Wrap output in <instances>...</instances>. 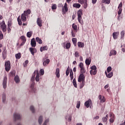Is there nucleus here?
<instances>
[{
    "label": "nucleus",
    "mask_w": 125,
    "mask_h": 125,
    "mask_svg": "<svg viewBox=\"0 0 125 125\" xmlns=\"http://www.w3.org/2000/svg\"><path fill=\"white\" fill-rule=\"evenodd\" d=\"M78 68L80 69V73L79 78H78V82L81 83L82 82L84 81V73H85V69L84 68V66L83 65V63L80 62L78 65Z\"/></svg>",
    "instance_id": "obj_1"
},
{
    "label": "nucleus",
    "mask_w": 125,
    "mask_h": 125,
    "mask_svg": "<svg viewBox=\"0 0 125 125\" xmlns=\"http://www.w3.org/2000/svg\"><path fill=\"white\" fill-rule=\"evenodd\" d=\"M77 15H78V21L80 24L83 25V10H79L77 12Z\"/></svg>",
    "instance_id": "obj_2"
},
{
    "label": "nucleus",
    "mask_w": 125,
    "mask_h": 125,
    "mask_svg": "<svg viewBox=\"0 0 125 125\" xmlns=\"http://www.w3.org/2000/svg\"><path fill=\"white\" fill-rule=\"evenodd\" d=\"M31 81L32 82L31 85L30 86L31 92H36V89L34 88L35 85V74L34 73L31 77Z\"/></svg>",
    "instance_id": "obj_3"
},
{
    "label": "nucleus",
    "mask_w": 125,
    "mask_h": 125,
    "mask_svg": "<svg viewBox=\"0 0 125 125\" xmlns=\"http://www.w3.org/2000/svg\"><path fill=\"white\" fill-rule=\"evenodd\" d=\"M11 69V63L8 61L5 62V70L6 72H9Z\"/></svg>",
    "instance_id": "obj_4"
},
{
    "label": "nucleus",
    "mask_w": 125,
    "mask_h": 125,
    "mask_svg": "<svg viewBox=\"0 0 125 125\" xmlns=\"http://www.w3.org/2000/svg\"><path fill=\"white\" fill-rule=\"evenodd\" d=\"M0 27L2 28V32L3 33H5L6 32V29H7V26L6 24H5V21H3L2 22L0 23Z\"/></svg>",
    "instance_id": "obj_5"
},
{
    "label": "nucleus",
    "mask_w": 125,
    "mask_h": 125,
    "mask_svg": "<svg viewBox=\"0 0 125 125\" xmlns=\"http://www.w3.org/2000/svg\"><path fill=\"white\" fill-rule=\"evenodd\" d=\"M62 14H65L66 12H68V5L67 4V3H65L64 6H63V5H62Z\"/></svg>",
    "instance_id": "obj_6"
},
{
    "label": "nucleus",
    "mask_w": 125,
    "mask_h": 125,
    "mask_svg": "<svg viewBox=\"0 0 125 125\" xmlns=\"http://www.w3.org/2000/svg\"><path fill=\"white\" fill-rule=\"evenodd\" d=\"M30 43L32 47H36V46H37V42L35 38L31 39Z\"/></svg>",
    "instance_id": "obj_7"
},
{
    "label": "nucleus",
    "mask_w": 125,
    "mask_h": 125,
    "mask_svg": "<svg viewBox=\"0 0 125 125\" xmlns=\"http://www.w3.org/2000/svg\"><path fill=\"white\" fill-rule=\"evenodd\" d=\"M2 58L4 60H5L6 59V56H7V51L6 49H3L2 53Z\"/></svg>",
    "instance_id": "obj_8"
},
{
    "label": "nucleus",
    "mask_w": 125,
    "mask_h": 125,
    "mask_svg": "<svg viewBox=\"0 0 125 125\" xmlns=\"http://www.w3.org/2000/svg\"><path fill=\"white\" fill-rule=\"evenodd\" d=\"M7 83V77H4L3 82V88L5 89L6 88Z\"/></svg>",
    "instance_id": "obj_9"
},
{
    "label": "nucleus",
    "mask_w": 125,
    "mask_h": 125,
    "mask_svg": "<svg viewBox=\"0 0 125 125\" xmlns=\"http://www.w3.org/2000/svg\"><path fill=\"white\" fill-rule=\"evenodd\" d=\"M99 99L100 100L101 103H104L106 101V99L104 96H102L101 95H99Z\"/></svg>",
    "instance_id": "obj_10"
},
{
    "label": "nucleus",
    "mask_w": 125,
    "mask_h": 125,
    "mask_svg": "<svg viewBox=\"0 0 125 125\" xmlns=\"http://www.w3.org/2000/svg\"><path fill=\"white\" fill-rule=\"evenodd\" d=\"M91 104H92V102L91 101V100H89L85 102L84 106H85L86 108H89Z\"/></svg>",
    "instance_id": "obj_11"
},
{
    "label": "nucleus",
    "mask_w": 125,
    "mask_h": 125,
    "mask_svg": "<svg viewBox=\"0 0 125 125\" xmlns=\"http://www.w3.org/2000/svg\"><path fill=\"white\" fill-rule=\"evenodd\" d=\"M37 24L39 27H42V21L41 18H38L37 20Z\"/></svg>",
    "instance_id": "obj_12"
},
{
    "label": "nucleus",
    "mask_w": 125,
    "mask_h": 125,
    "mask_svg": "<svg viewBox=\"0 0 125 125\" xmlns=\"http://www.w3.org/2000/svg\"><path fill=\"white\" fill-rule=\"evenodd\" d=\"M36 77L35 78L36 82H39L40 81V73H39V71H34V75L36 76Z\"/></svg>",
    "instance_id": "obj_13"
},
{
    "label": "nucleus",
    "mask_w": 125,
    "mask_h": 125,
    "mask_svg": "<svg viewBox=\"0 0 125 125\" xmlns=\"http://www.w3.org/2000/svg\"><path fill=\"white\" fill-rule=\"evenodd\" d=\"M13 117L15 121H17V120H20V119H21V116L19 113H15Z\"/></svg>",
    "instance_id": "obj_14"
},
{
    "label": "nucleus",
    "mask_w": 125,
    "mask_h": 125,
    "mask_svg": "<svg viewBox=\"0 0 125 125\" xmlns=\"http://www.w3.org/2000/svg\"><path fill=\"white\" fill-rule=\"evenodd\" d=\"M119 35H120V32H114L112 34V37L114 40H117V39H118V37H119Z\"/></svg>",
    "instance_id": "obj_15"
},
{
    "label": "nucleus",
    "mask_w": 125,
    "mask_h": 125,
    "mask_svg": "<svg viewBox=\"0 0 125 125\" xmlns=\"http://www.w3.org/2000/svg\"><path fill=\"white\" fill-rule=\"evenodd\" d=\"M29 50L32 55H35V53H36L37 52V49L35 48L30 47Z\"/></svg>",
    "instance_id": "obj_16"
},
{
    "label": "nucleus",
    "mask_w": 125,
    "mask_h": 125,
    "mask_svg": "<svg viewBox=\"0 0 125 125\" xmlns=\"http://www.w3.org/2000/svg\"><path fill=\"white\" fill-rule=\"evenodd\" d=\"M26 16H26L24 13L21 14V20L22 21V22H26V21H27Z\"/></svg>",
    "instance_id": "obj_17"
},
{
    "label": "nucleus",
    "mask_w": 125,
    "mask_h": 125,
    "mask_svg": "<svg viewBox=\"0 0 125 125\" xmlns=\"http://www.w3.org/2000/svg\"><path fill=\"white\" fill-rule=\"evenodd\" d=\"M55 74H56L57 78H60V69L59 68H57L56 69Z\"/></svg>",
    "instance_id": "obj_18"
},
{
    "label": "nucleus",
    "mask_w": 125,
    "mask_h": 125,
    "mask_svg": "<svg viewBox=\"0 0 125 125\" xmlns=\"http://www.w3.org/2000/svg\"><path fill=\"white\" fill-rule=\"evenodd\" d=\"M37 42H38L39 44H42V40L39 37H36L35 39Z\"/></svg>",
    "instance_id": "obj_19"
},
{
    "label": "nucleus",
    "mask_w": 125,
    "mask_h": 125,
    "mask_svg": "<svg viewBox=\"0 0 125 125\" xmlns=\"http://www.w3.org/2000/svg\"><path fill=\"white\" fill-rule=\"evenodd\" d=\"M72 28L73 29V31H74L75 33H77V32H78V26H77V25H76L75 23H73Z\"/></svg>",
    "instance_id": "obj_20"
},
{
    "label": "nucleus",
    "mask_w": 125,
    "mask_h": 125,
    "mask_svg": "<svg viewBox=\"0 0 125 125\" xmlns=\"http://www.w3.org/2000/svg\"><path fill=\"white\" fill-rule=\"evenodd\" d=\"M31 11L30 9H27L26 11H24L23 14L28 16V15H30V14H31Z\"/></svg>",
    "instance_id": "obj_21"
},
{
    "label": "nucleus",
    "mask_w": 125,
    "mask_h": 125,
    "mask_svg": "<svg viewBox=\"0 0 125 125\" xmlns=\"http://www.w3.org/2000/svg\"><path fill=\"white\" fill-rule=\"evenodd\" d=\"M105 74L106 75L107 78H108L110 79V78H112L113 77V72H110L109 73H107V71L105 72Z\"/></svg>",
    "instance_id": "obj_22"
},
{
    "label": "nucleus",
    "mask_w": 125,
    "mask_h": 125,
    "mask_svg": "<svg viewBox=\"0 0 125 125\" xmlns=\"http://www.w3.org/2000/svg\"><path fill=\"white\" fill-rule=\"evenodd\" d=\"M77 44H78V47L83 48L84 47V43L79 42H78Z\"/></svg>",
    "instance_id": "obj_23"
},
{
    "label": "nucleus",
    "mask_w": 125,
    "mask_h": 125,
    "mask_svg": "<svg viewBox=\"0 0 125 125\" xmlns=\"http://www.w3.org/2000/svg\"><path fill=\"white\" fill-rule=\"evenodd\" d=\"M49 62H50V60L48 59H46L45 61L43 62V66H47V64H49Z\"/></svg>",
    "instance_id": "obj_24"
},
{
    "label": "nucleus",
    "mask_w": 125,
    "mask_h": 125,
    "mask_svg": "<svg viewBox=\"0 0 125 125\" xmlns=\"http://www.w3.org/2000/svg\"><path fill=\"white\" fill-rule=\"evenodd\" d=\"M90 74L91 76H95L97 74V70H90Z\"/></svg>",
    "instance_id": "obj_25"
},
{
    "label": "nucleus",
    "mask_w": 125,
    "mask_h": 125,
    "mask_svg": "<svg viewBox=\"0 0 125 125\" xmlns=\"http://www.w3.org/2000/svg\"><path fill=\"white\" fill-rule=\"evenodd\" d=\"M116 54L117 51L116 50H111L109 53V56H112V55H116Z\"/></svg>",
    "instance_id": "obj_26"
},
{
    "label": "nucleus",
    "mask_w": 125,
    "mask_h": 125,
    "mask_svg": "<svg viewBox=\"0 0 125 125\" xmlns=\"http://www.w3.org/2000/svg\"><path fill=\"white\" fill-rule=\"evenodd\" d=\"M70 78L71 81L73 80L74 79V73H73V70L72 69H71L70 72Z\"/></svg>",
    "instance_id": "obj_27"
},
{
    "label": "nucleus",
    "mask_w": 125,
    "mask_h": 125,
    "mask_svg": "<svg viewBox=\"0 0 125 125\" xmlns=\"http://www.w3.org/2000/svg\"><path fill=\"white\" fill-rule=\"evenodd\" d=\"M14 80L16 82V83H18L20 82V79H19V76H16L15 77Z\"/></svg>",
    "instance_id": "obj_28"
},
{
    "label": "nucleus",
    "mask_w": 125,
    "mask_h": 125,
    "mask_svg": "<svg viewBox=\"0 0 125 125\" xmlns=\"http://www.w3.org/2000/svg\"><path fill=\"white\" fill-rule=\"evenodd\" d=\"M2 99L3 103H5V100H6V96L5 93H3L2 95Z\"/></svg>",
    "instance_id": "obj_29"
},
{
    "label": "nucleus",
    "mask_w": 125,
    "mask_h": 125,
    "mask_svg": "<svg viewBox=\"0 0 125 125\" xmlns=\"http://www.w3.org/2000/svg\"><path fill=\"white\" fill-rule=\"evenodd\" d=\"M73 6L75 8H80L81 5L79 3H75L73 4Z\"/></svg>",
    "instance_id": "obj_30"
},
{
    "label": "nucleus",
    "mask_w": 125,
    "mask_h": 125,
    "mask_svg": "<svg viewBox=\"0 0 125 125\" xmlns=\"http://www.w3.org/2000/svg\"><path fill=\"white\" fill-rule=\"evenodd\" d=\"M102 3H106V4H109L110 2H111L110 0H102Z\"/></svg>",
    "instance_id": "obj_31"
},
{
    "label": "nucleus",
    "mask_w": 125,
    "mask_h": 125,
    "mask_svg": "<svg viewBox=\"0 0 125 125\" xmlns=\"http://www.w3.org/2000/svg\"><path fill=\"white\" fill-rule=\"evenodd\" d=\"M85 62L86 65H87L88 66H89V65H90V63H91V61L89 60V59H86Z\"/></svg>",
    "instance_id": "obj_32"
},
{
    "label": "nucleus",
    "mask_w": 125,
    "mask_h": 125,
    "mask_svg": "<svg viewBox=\"0 0 125 125\" xmlns=\"http://www.w3.org/2000/svg\"><path fill=\"white\" fill-rule=\"evenodd\" d=\"M42 121H43L42 116H41L39 117V120H38L39 125H42Z\"/></svg>",
    "instance_id": "obj_33"
},
{
    "label": "nucleus",
    "mask_w": 125,
    "mask_h": 125,
    "mask_svg": "<svg viewBox=\"0 0 125 125\" xmlns=\"http://www.w3.org/2000/svg\"><path fill=\"white\" fill-rule=\"evenodd\" d=\"M72 42L74 46H77V38H72Z\"/></svg>",
    "instance_id": "obj_34"
},
{
    "label": "nucleus",
    "mask_w": 125,
    "mask_h": 125,
    "mask_svg": "<svg viewBox=\"0 0 125 125\" xmlns=\"http://www.w3.org/2000/svg\"><path fill=\"white\" fill-rule=\"evenodd\" d=\"M12 25V21L11 20V19H9L8 21L7 26L8 27H11Z\"/></svg>",
    "instance_id": "obj_35"
},
{
    "label": "nucleus",
    "mask_w": 125,
    "mask_h": 125,
    "mask_svg": "<svg viewBox=\"0 0 125 125\" xmlns=\"http://www.w3.org/2000/svg\"><path fill=\"white\" fill-rule=\"evenodd\" d=\"M15 57L16 59H20V58H21V53H19L18 54H16L15 55Z\"/></svg>",
    "instance_id": "obj_36"
},
{
    "label": "nucleus",
    "mask_w": 125,
    "mask_h": 125,
    "mask_svg": "<svg viewBox=\"0 0 125 125\" xmlns=\"http://www.w3.org/2000/svg\"><path fill=\"white\" fill-rule=\"evenodd\" d=\"M73 84L74 86H75L76 87V88H77L78 87V86L77 85V81H76L75 78H74L73 80Z\"/></svg>",
    "instance_id": "obj_37"
},
{
    "label": "nucleus",
    "mask_w": 125,
    "mask_h": 125,
    "mask_svg": "<svg viewBox=\"0 0 125 125\" xmlns=\"http://www.w3.org/2000/svg\"><path fill=\"white\" fill-rule=\"evenodd\" d=\"M90 69H91V71H97V67L95 65H92Z\"/></svg>",
    "instance_id": "obj_38"
},
{
    "label": "nucleus",
    "mask_w": 125,
    "mask_h": 125,
    "mask_svg": "<svg viewBox=\"0 0 125 125\" xmlns=\"http://www.w3.org/2000/svg\"><path fill=\"white\" fill-rule=\"evenodd\" d=\"M32 33L33 32L31 31L28 32L26 34V36H27V38H31L32 37Z\"/></svg>",
    "instance_id": "obj_39"
},
{
    "label": "nucleus",
    "mask_w": 125,
    "mask_h": 125,
    "mask_svg": "<svg viewBox=\"0 0 125 125\" xmlns=\"http://www.w3.org/2000/svg\"><path fill=\"white\" fill-rule=\"evenodd\" d=\"M65 47H66V49H69V48H70V47H71V43H70V42L66 43V44L65 45Z\"/></svg>",
    "instance_id": "obj_40"
},
{
    "label": "nucleus",
    "mask_w": 125,
    "mask_h": 125,
    "mask_svg": "<svg viewBox=\"0 0 125 125\" xmlns=\"http://www.w3.org/2000/svg\"><path fill=\"white\" fill-rule=\"evenodd\" d=\"M120 35L121 39H124L125 38V30L121 31Z\"/></svg>",
    "instance_id": "obj_41"
},
{
    "label": "nucleus",
    "mask_w": 125,
    "mask_h": 125,
    "mask_svg": "<svg viewBox=\"0 0 125 125\" xmlns=\"http://www.w3.org/2000/svg\"><path fill=\"white\" fill-rule=\"evenodd\" d=\"M83 4H84V8H86V7H87V0H85L83 2Z\"/></svg>",
    "instance_id": "obj_42"
},
{
    "label": "nucleus",
    "mask_w": 125,
    "mask_h": 125,
    "mask_svg": "<svg viewBox=\"0 0 125 125\" xmlns=\"http://www.w3.org/2000/svg\"><path fill=\"white\" fill-rule=\"evenodd\" d=\"M20 17V16H19L18 18V22L19 25H20V26H21L22 25V21H21V19H19Z\"/></svg>",
    "instance_id": "obj_43"
},
{
    "label": "nucleus",
    "mask_w": 125,
    "mask_h": 125,
    "mask_svg": "<svg viewBox=\"0 0 125 125\" xmlns=\"http://www.w3.org/2000/svg\"><path fill=\"white\" fill-rule=\"evenodd\" d=\"M81 82H82V83L80 84V88H83V86H84L85 82H84V81H81Z\"/></svg>",
    "instance_id": "obj_44"
},
{
    "label": "nucleus",
    "mask_w": 125,
    "mask_h": 125,
    "mask_svg": "<svg viewBox=\"0 0 125 125\" xmlns=\"http://www.w3.org/2000/svg\"><path fill=\"white\" fill-rule=\"evenodd\" d=\"M28 63H29V61L28 60L25 61L24 63H23V67H27V66L28 65Z\"/></svg>",
    "instance_id": "obj_45"
},
{
    "label": "nucleus",
    "mask_w": 125,
    "mask_h": 125,
    "mask_svg": "<svg viewBox=\"0 0 125 125\" xmlns=\"http://www.w3.org/2000/svg\"><path fill=\"white\" fill-rule=\"evenodd\" d=\"M111 118L109 120V122L110 123H111V124H113V123H114V121H115V117H110Z\"/></svg>",
    "instance_id": "obj_46"
},
{
    "label": "nucleus",
    "mask_w": 125,
    "mask_h": 125,
    "mask_svg": "<svg viewBox=\"0 0 125 125\" xmlns=\"http://www.w3.org/2000/svg\"><path fill=\"white\" fill-rule=\"evenodd\" d=\"M10 77H14L15 76V73H14V71H11L9 73Z\"/></svg>",
    "instance_id": "obj_47"
},
{
    "label": "nucleus",
    "mask_w": 125,
    "mask_h": 125,
    "mask_svg": "<svg viewBox=\"0 0 125 125\" xmlns=\"http://www.w3.org/2000/svg\"><path fill=\"white\" fill-rule=\"evenodd\" d=\"M74 55H75V57L78 58L80 56V53L78 51H76L75 52Z\"/></svg>",
    "instance_id": "obj_48"
},
{
    "label": "nucleus",
    "mask_w": 125,
    "mask_h": 125,
    "mask_svg": "<svg viewBox=\"0 0 125 125\" xmlns=\"http://www.w3.org/2000/svg\"><path fill=\"white\" fill-rule=\"evenodd\" d=\"M2 39H3V34L1 31H0V40H2Z\"/></svg>",
    "instance_id": "obj_49"
},
{
    "label": "nucleus",
    "mask_w": 125,
    "mask_h": 125,
    "mask_svg": "<svg viewBox=\"0 0 125 125\" xmlns=\"http://www.w3.org/2000/svg\"><path fill=\"white\" fill-rule=\"evenodd\" d=\"M111 71H112V67L111 66H108L107 68V73H110V72H111Z\"/></svg>",
    "instance_id": "obj_50"
},
{
    "label": "nucleus",
    "mask_w": 125,
    "mask_h": 125,
    "mask_svg": "<svg viewBox=\"0 0 125 125\" xmlns=\"http://www.w3.org/2000/svg\"><path fill=\"white\" fill-rule=\"evenodd\" d=\"M30 109L32 113H34L35 112V107H34V106L31 105L30 107Z\"/></svg>",
    "instance_id": "obj_51"
},
{
    "label": "nucleus",
    "mask_w": 125,
    "mask_h": 125,
    "mask_svg": "<svg viewBox=\"0 0 125 125\" xmlns=\"http://www.w3.org/2000/svg\"><path fill=\"white\" fill-rule=\"evenodd\" d=\"M108 120V119L106 118L105 117H103V122L104 123H107V121Z\"/></svg>",
    "instance_id": "obj_52"
},
{
    "label": "nucleus",
    "mask_w": 125,
    "mask_h": 125,
    "mask_svg": "<svg viewBox=\"0 0 125 125\" xmlns=\"http://www.w3.org/2000/svg\"><path fill=\"white\" fill-rule=\"evenodd\" d=\"M71 34L73 38H75V37H76V32L75 31L72 30Z\"/></svg>",
    "instance_id": "obj_53"
},
{
    "label": "nucleus",
    "mask_w": 125,
    "mask_h": 125,
    "mask_svg": "<svg viewBox=\"0 0 125 125\" xmlns=\"http://www.w3.org/2000/svg\"><path fill=\"white\" fill-rule=\"evenodd\" d=\"M80 106H81V102L78 101L76 107L79 109L80 108Z\"/></svg>",
    "instance_id": "obj_54"
},
{
    "label": "nucleus",
    "mask_w": 125,
    "mask_h": 125,
    "mask_svg": "<svg viewBox=\"0 0 125 125\" xmlns=\"http://www.w3.org/2000/svg\"><path fill=\"white\" fill-rule=\"evenodd\" d=\"M109 117L110 118H115V114L112 112H110L109 114Z\"/></svg>",
    "instance_id": "obj_55"
},
{
    "label": "nucleus",
    "mask_w": 125,
    "mask_h": 125,
    "mask_svg": "<svg viewBox=\"0 0 125 125\" xmlns=\"http://www.w3.org/2000/svg\"><path fill=\"white\" fill-rule=\"evenodd\" d=\"M56 8H57V6L56 5V4H53L52 6V9L55 10V9H56Z\"/></svg>",
    "instance_id": "obj_56"
},
{
    "label": "nucleus",
    "mask_w": 125,
    "mask_h": 125,
    "mask_svg": "<svg viewBox=\"0 0 125 125\" xmlns=\"http://www.w3.org/2000/svg\"><path fill=\"white\" fill-rule=\"evenodd\" d=\"M48 122H49V119H46V120H45L42 125H46V124H47V123H48Z\"/></svg>",
    "instance_id": "obj_57"
},
{
    "label": "nucleus",
    "mask_w": 125,
    "mask_h": 125,
    "mask_svg": "<svg viewBox=\"0 0 125 125\" xmlns=\"http://www.w3.org/2000/svg\"><path fill=\"white\" fill-rule=\"evenodd\" d=\"M118 9H119V11H118V15H120L122 13V11H123V9L122 8H120Z\"/></svg>",
    "instance_id": "obj_58"
},
{
    "label": "nucleus",
    "mask_w": 125,
    "mask_h": 125,
    "mask_svg": "<svg viewBox=\"0 0 125 125\" xmlns=\"http://www.w3.org/2000/svg\"><path fill=\"white\" fill-rule=\"evenodd\" d=\"M21 39L23 41V42H26V37L24 36H22L21 37Z\"/></svg>",
    "instance_id": "obj_59"
},
{
    "label": "nucleus",
    "mask_w": 125,
    "mask_h": 125,
    "mask_svg": "<svg viewBox=\"0 0 125 125\" xmlns=\"http://www.w3.org/2000/svg\"><path fill=\"white\" fill-rule=\"evenodd\" d=\"M123 7V2H121L118 6V9L122 8Z\"/></svg>",
    "instance_id": "obj_60"
},
{
    "label": "nucleus",
    "mask_w": 125,
    "mask_h": 125,
    "mask_svg": "<svg viewBox=\"0 0 125 125\" xmlns=\"http://www.w3.org/2000/svg\"><path fill=\"white\" fill-rule=\"evenodd\" d=\"M40 73L41 74V75H44V70L43 69H41L40 71Z\"/></svg>",
    "instance_id": "obj_61"
},
{
    "label": "nucleus",
    "mask_w": 125,
    "mask_h": 125,
    "mask_svg": "<svg viewBox=\"0 0 125 125\" xmlns=\"http://www.w3.org/2000/svg\"><path fill=\"white\" fill-rule=\"evenodd\" d=\"M84 1V0H78V2H79V3H81V4H83Z\"/></svg>",
    "instance_id": "obj_62"
},
{
    "label": "nucleus",
    "mask_w": 125,
    "mask_h": 125,
    "mask_svg": "<svg viewBox=\"0 0 125 125\" xmlns=\"http://www.w3.org/2000/svg\"><path fill=\"white\" fill-rule=\"evenodd\" d=\"M43 50H47V46H44L43 47Z\"/></svg>",
    "instance_id": "obj_63"
},
{
    "label": "nucleus",
    "mask_w": 125,
    "mask_h": 125,
    "mask_svg": "<svg viewBox=\"0 0 125 125\" xmlns=\"http://www.w3.org/2000/svg\"><path fill=\"white\" fill-rule=\"evenodd\" d=\"M11 27V26H8L7 27V30L9 32H10V31H11V29L10 28Z\"/></svg>",
    "instance_id": "obj_64"
}]
</instances>
